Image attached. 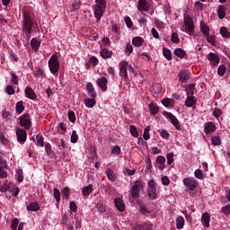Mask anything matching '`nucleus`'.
Segmentation results:
<instances>
[{
	"mask_svg": "<svg viewBox=\"0 0 230 230\" xmlns=\"http://www.w3.org/2000/svg\"><path fill=\"white\" fill-rule=\"evenodd\" d=\"M143 190V181H136L129 190V197L136 200L139 199V195L141 194V190Z\"/></svg>",
	"mask_w": 230,
	"mask_h": 230,
	"instance_id": "f257e3e1",
	"label": "nucleus"
},
{
	"mask_svg": "<svg viewBox=\"0 0 230 230\" xmlns=\"http://www.w3.org/2000/svg\"><path fill=\"white\" fill-rule=\"evenodd\" d=\"M181 31L188 33V35H193V33H195V25L193 24V20H191V18H184L183 25L181 26Z\"/></svg>",
	"mask_w": 230,
	"mask_h": 230,
	"instance_id": "f03ea898",
	"label": "nucleus"
},
{
	"mask_svg": "<svg viewBox=\"0 0 230 230\" xmlns=\"http://www.w3.org/2000/svg\"><path fill=\"white\" fill-rule=\"evenodd\" d=\"M22 22L23 31H25L27 37L31 35V28H33V22L31 21V17H30L29 13H24Z\"/></svg>",
	"mask_w": 230,
	"mask_h": 230,
	"instance_id": "7ed1b4c3",
	"label": "nucleus"
},
{
	"mask_svg": "<svg viewBox=\"0 0 230 230\" xmlns=\"http://www.w3.org/2000/svg\"><path fill=\"white\" fill-rule=\"evenodd\" d=\"M49 67L52 75H57L60 69V63L58 62V56L53 55L49 60Z\"/></svg>",
	"mask_w": 230,
	"mask_h": 230,
	"instance_id": "20e7f679",
	"label": "nucleus"
},
{
	"mask_svg": "<svg viewBox=\"0 0 230 230\" xmlns=\"http://www.w3.org/2000/svg\"><path fill=\"white\" fill-rule=\"evenodd\" d=\"M147 196L151 200H155V199H157V183H155L154 180L148 181Z\"/></svg>",
	"mask_w": 230,
	"mask_h": 230,
	"instance_id": "39448f33",
	"label": "nucleus"
},
{
	"mask_svg": "<svg viewBox=\"0 0 230 230\" xmlns=\"http://www.w3.org/2000/svg\"><path fill=\"white\" fill-rule=\"evenodd\" d=\"M1 191L2 193H4L6 191H9V193H11L13 195V197H17V195H19V187H17V185L13 184V183H4L2 187H1Z\"/></svg>",
	"mask_w": 230,
	"mask_h": 230,
	"instance_id": "423d86ee",
	"label": "nucleus"
},
{
	"mask_svg": "<svg viewBox=\"0 0 230 230\" xmlns=\"http://www.w3.org/2000/svg\"><path fill=\"white\" fill-rule=\"evenodd\" d=\"M119 76L124 78L125 82L128 80V73L127 72L128 67L131 68L130 65L127 61H121L119 65Z\"/></svg>",
	"mask_w": 230,
	"mask_h": 230,
	"instance_id": "0eeeda50",
	"label": "nucleus"
},
{
	"mask_svg": "<svg viewBox=\"0 0 230 230\" xmlns=\"http://www.w3.org/2000/svg\"><path fill=\"white\" fill-rule=\"evenodd\" d=\"M183 184L190 191H195L199 187V181L193 178L183 179Z\"/></svg>",
	"mask_w": 230,
	"mask_h": 230,
	"instance_id": "6e6552de",
	"label": "nucleus"
},
{
	"mask_svg": "<svg viewBox=\"0 0 230 230\" xmlns=\"http://www.w3.org/2000/svg\"><path fill=\"white\" fill-rule=\"evenodd\" d=\"M164 118H166V119H168L172 124H173L176 130H181V123L179 122V119H177V117H175V115H173L171 112H165Z\"/></svg>",
	"mask_w": 230,
	"mask_h": 230,
	"instance_id": "1a4fd4ad",
	"label": "nucleus"
},
{
	"mask_svg": "<svg viewBox=\"0 0 230 230\" xmlns=\"http://www.w3.org/2000/svg\"><path fill=\"white\" fill-rule=\"evenodd\" d=\"M20 124L26 130H30V127L31 125V119L30 118V114L25 113L20 117Z\"/></svg>",
	"mask_w": 230,
	"mask_h": 230,
	"instance_id": "9d476101",
	"label": "nucleus"
},
{
	"mask_svg": "<svg viewBox=\"0 0 230 230\" xmlns=\"http://www.w3.org/2000/svg\"><path fill=\"white\" fill-rule=\"evenodd\" d=\"M156 168L160 170V172H164L166 168V158L163 155H158L155 159Z\"/></svg>",
	"mask_w": 230,
	"mask_h": 230,
	"instance_id": "9b49d317",
	"label": "nucleus"
},
{
	"mask_svg": "<svg viewBox=\"0 0 230 230\" xmlns=\"http://www.w3.org/2000/svg\"><path fill=\"white\" fill-rule=\"evenodd\" d=\"M208 60L209 61V65L213 66H217L218 64H220V58L213 52H210L208 55Z\"/></svg>",
	"mask_w": 230,
	"mask_h": 230,
	"instance_id": "f8f14e48",
	"label": "nucleus"
},
{
	"mask_svg": "<svg viewBox=\"0 0 230 230\" xmlns=\"http://www.w3.org/2000/svg\"><path fill=\"white\" fill-rule=\"evenodd\" d=\"M16 136H17V140L22 145V143L26 142V130L22 128H17L16 129Z\"/></svg>",
	"mask_w": 230,
	"mask_h": 230,
	"instance_id": "ddd939ff",
	"label": "nucleus"
},
{
	"mask_svg": "<svg viewBox=\"0 0 230 230\" xmlns=\"http://www.w3.org/2000/svg\"><path fill=\"white\" fill-rule=\"evenodd\" d=\"M103 10H105V6L102 5H94V17L97 21H100L102 17H103Z\"/></svg>",
	"mask_w": 230,
	"mask_h": 230,
	"instance_id": "4468645a",
	"label": "nucleus"
},
{
	"mask_svg": "<svg viewBox=\"0 0 230 230\" xmlns=\"http://www.w3.org/2000/svg\"><path fill=\"white\" fill-rule=\"evenodd\" d=\"M217 130V125L215 122L208 121L205 124L204 132L205 134H213Z\"/></svg>",
	"mask_w": 230,
	"mask_h": 230,
	"instance_id": "2eb2a0df",
	"label": "nucleus"
},
{
	"mask_svg": "<svg viewBox=\"0 0 230 230\" xmlns=\"http://www.w3.org/2000/svg\"><path fill=\"white\" fill-rule=\"evenodd\" d=\"M137 10L139 12H146L147 10H150V4L146 0H138Z\"/></svg>",
	"mask_w": 230,
	"mask_h": 230,
	"instance_id": "dca6fc26",
	"label": "nucleus"
},
{
	"mask_svg": "<svg viewBox=\"0 0 230 230\" xmlns=\"http://www.w3.org/2000/svg\"><path fill=\"white\" fill-rule=\"evenodd\" d=\"M11 228H12V230H23L24 229V223L21 222L19 224V219L13 218L12 220Z\"/></svg>",
	"mask_w": 230,
	"mask_h": 230,
	"instance_id": "f3484780",
	"label": "nucleus"
},
{
	"mask_svg": "<svg viewBox=\"0 0 230 230\" xmlns=\"http://www.w3.org/2000/svg\"><path fill=\"white\" fill-rule=\"evenodd\" d=\"M114 203L119 211L120 212L125 211V202L123 201V199L116 198L114 199Z\"/></svg>",
	"mask_w": 230,
	"mask_h": 230,
	"instance_id": "a211bd4d",
	"label": "nucleus"
},
{
	"mask_svg": "<svg viewBox=\"0 0 230 230\" xmlns=\"http://www.w3.org/2000/svg\"><path fill=\"white\" fill-rule=\"evenodd\" d=\"M107 78L102 77L100 79H97V85L100 87L101 91L105 92L107 91Z\"/></svg>",
	"mask_w": 230,
	"mask_h": 230,
	"instance_id": "6ab92c4d",
	"label": "nucleus"
},
{
	"mask_svg": "<svg viewBox=\"0 0 230 230\" xmlns=\"http://www.w3.org/2000/svg\"><path fill=\"white\" fill-rule=\"evenodd\" d=\"M25 95L27 96V98H29V100H37V94L30 86H27L25 88Z\"/></svg>",
	"mask_w": 230,
	"mask_h": 230,
	"instance_id": "aec40b11",
	"label": "nucleus"
},
{
	"mask_svg": "<svg viewBox=\"0 0 230 230\" xmlns=\"http://www.w3.org/2000/svg\"><path fill=\"white\" fill-rule=\"evenodd\" d=\"M199 30L201 33L204 35V37H208V35H209V31H210L209 26H208V24H206L204 21L200 22Z\"/></svg>",
	"mask_w": 230,
	"mask_h": 230,
	"instance_id": "412c9836",
	"label": "nucleus"
},
{
	"mask_svg": "<svg viewBox=\"0 0 230 230\" xmlns=\"http://www.w3.org/2000/svg\"><path fill=\"white\" fill-rule=\"evenodd\" d=\"M106 175L109 181H111V182H116L118 177L116 176V173H114V171L112 169H106Z\"/></svg>",
	"mask_w": 230,
	"mask_h": 230,
	"instance_id": "4be33fe9",
	"label": "nucleus"
},
{
	"mask_svg": "<svg viewBox=\"0 0 230 230\" xmlns=\"http://www.w3.org/2000/svg\"><path fill=\"white\" fill-rule=\"evenodd\" d=\"M180 82L182 84L188 82L190 80V72L188 70L182 71L179 74Z\"/></svg>",
	"mask_w": 230,
	"mask_h": 230,
	"instance_id": "5701e85b",
	"label": "nucleus"
},
{
	"mask_svg": "<svg viewBox=\"0 0 230 230\" xmlns=\"http://www.w3.org/2000/svg\"><path fill=\"white\" fill-rule=\"evenodd\" d=\"M197 105V99L195 97H188L185 100V106L188 108L195 107Z\"/></svg>",
	"mask_w": 230,
	"mask_h": 230,
	"instance_id": "b1692460",
	"label": "nucleus"
},
{
	"mask_svg": "<svg viewBox=\"0 0 230 230\" xmlns=\"http://www.w3.org/2000/svg\"><path fill=\"white\" fill-rule=\"evenodd\" d=\"M86 89H87L88 94H89V96H91V98H96L97 93H96V91H94V85H93L92 83L87 84Z\"/></svg>",
	"mask_w": 230,
	"mask_h": 230,
	"instance_id": "393cba45",
	"label": "nucleus"
},
{
	"mask_svg": "<svg viewBox=\"0 0 230 230\" xmlns=\"http://www.w3.org/2000/svg\"><path fill=\"white\" fill-rule=\"evenodd\" d=\"M210 217L208 212H205L201 217V222L204 226V227H209V222H210Z\"/></svg>",
	"mask_w": 230,
	"mask_h": 230,
	"instance_id": "a878e982",
	"label": "nucleus"
},
{
	"mask_svg": "<svg viewBox=\"0 0 230 230\" xmlns=\"http://www.w3.org/2000/svg\"><path fill=\"white\" fill-rule=\"evenodd\" d=\"M93 185H87L82 189V195H84V197H89L93 193Z\"/></svg>",
	"mask_w": 230,
	"mask_h": 230,
	"instance_id": "bb28decb",
	"label": "nucleus"
},
{
	"mask_svg": "<svg viewBox=\"0 0 230 230\" xmlns=\"http://www.w3.org/2000/svg\"><path fill=\"white\" fill-rule=\"evenodd\" d=\"M40 209V205H39L37 202H31L27 206V211H39Z\"/></svg>",
	"mask_w": 230,
	"mask_h": 230,
	"instance_id": "cd10ccee",
	"label": "nucleus"
},
{
	"mask_svg": "<svg viewBox=\"0 0 230 230\" xmlns=\"http://www.w3.org/2000/svg\"><path fill=\"white\" fill-rule=\"evenodd\" d=\"M145 42V40L141 37H135L132 40V44L136 46V48H140V46H143V43Z\"/></svg>",
	"mask_w": 230,
	"mask_h": 230,
	"instance_id": "c85d7f7f",
	"label": "nucleus"
},
{
	"mask_svg": "<svg viewBox=\"0 0 230 230\" xmlns=\"http://www.w3.org/2000/svg\"><path fill=\"white\" fill-rule=\"evenodd\" d=\"M31 46L34 51H39V48H40V41L37 40L35 38H32L31 40Z\"/></svg>",
	"mask_w": 230,
	"mask_h": 230,
	"instance_id": "c756f323",
	"label": "nucleus"
},
{
	"mask_svg": "<svg viewBox=\"0 0 230 230\" xmlns=\"http://www.w3.org/2000/svg\"><path fill=\"white\" fill-rule=\"evenodd\" d=\"M187 97H195V84H190L186 90Z\"/></svg>",
	"mask_w": 230,
	"mask_h": 230,
	"instance_id": "7c9ffc66",
	"label": "nucleus"
},
{
	"mask_svg": "<svg viewBox=\"0 0 230 230\" xmlns=\"http://www.w3.org/2000/svg\"><path fill=\"white\" fill-rule=\"evenodd\" d=\"M101 57L102 58H111V57H112V51H110L107 49H102L101 50Z\"/></svg>",
	"mask_w": 230,
	"mask_h": 230,
	"instance_id": "2f4dec72",
	"label": "nucleus"
},
{
	"mask_svg": "<svg viewBox=\"0 0 230 230\" xmlns=\"http://www.w3.org/2000/svg\"><path fill=\"white\" fill-rule=\"evenodd\" d=\"M217 15L219 19L226 17V5H219L217 9Z\"/></svg>",
	"mask_w": 230,
	"mask_h": 230,
	"instance_id": "473e14b6",
	"label": "nucleus"
},
{
	"mask_svg": "<svg viewBox=\"0 0 230 230\" xmlns=\"http://www.w3.org/2000/svg\"><path fill=\"white\" fill-rule=\"evenodd\" d=\"M84 105L88 109H93L96 105V101L94 99H84Z\"/></svg>",
	"mask_w": 230,
	"mask_h": 230,
	"instance_id": "72a5a7b5",
	"label": "nucleus"
},
{
	"mask_svg": "<svg viewBox=\"0 0 230 230\" xmlns=\"http://www.w3.org/2000/svg\"><path fill=\"white\" fill-rule=\"evenodd\" d=\"M176 227L177 229H182L184 227V217L182 216L177 217Z\"/></svg>",
	"mask_w": 230,
	"mask_h": 230,
	"instance_id": "f704fd0d",
	"label": "nucleus"
},
{
	"mask_svg": "<svg viewBox=\"0 0 230 230\" xmlns=\"http://www.w3.org/2000/svg\"><path fill=\"white\" fill-rule=\"evenodd\" d=\"M149 111L153 116H155L159 112V106L154 103L149 104Z\"/></svg>",
	"mask_w": 230,
	"mask_h": 230,
	"instance_id": "c9c22d12",
	"label": "nucleus"
},
{
	"mask_svg": "<svg viewBox=\"0 0 230 230\" xmlns=\"http://www.w3.org/2000/svg\"><path fill=\"white\" fill-rule=\"evenodd\" d=\"M174 55H176V57H179V58H184V57H186V51H184V49L181 48H178L175 49Z\"/></svg>",
	"mask_w": 230,
	"mask_h": 230,
	"instance_id": "e433bc0d",
	"label": "nucleus"
},
{
	"mask_svg": "<svg viewBox=\"0 0 230 230\" xmlns=\"http://www.w3.org/2000/svg\"><path fill=\"white\" fill-rule=\"evenodd\" d=\"M211 143L214 146H219L222 144V139H220L219 136H214L211 137Z\"/></svg>",
	"mask_w": 230,
	"mask_h": 230,
	"instance_id": "4c0bfd02",
	"label": "nucleus"
},
{
	"mask_svg": "<svg viewBox=\"0 0 230 230\" xmlns=\"http://www.w3.org/2000/svg\"><path fill=\"white\" fill-rule=\"evenodd\" d=\"M17 114H22L24 111V105L22 101H20L16 103V109H15Z\"/></svg>",
	"mask_w": 230,
	"mask_h": 230,
	"instance_id": "58836bf2",
	"label": "nucleus"
},
{
	"mask_svg": "<svg viewBox=\"0 0 230 230\" xmlns=\"http://www.w3.org/2000/svg\"><path fill=\"white\" fill-rule=\"evenodd\" d=\"M205 37L208 44H211V46H217V37L215 35H212V36L208 35Z\"/></svg>",
	"mask_w": 230,
	"mask_h": 230,
	"instance_id": "ea45409f",
	"label": "nucleus"
},
{
	"mask_svg": "<svg viewBox=\"0 0 230 230\" xmlns=\"http://www.w3.org/2000/svg\"><path fill=\"white\" fill-rule=\"evenodd\" d=\"M10 75H11V83L13 84L14 85H19V77L17 76V75H15V73L13 72H10Z\"/></svg>",
	"mask_w": 230,
	"mask_h": 230,
	"instance_id": "a19ab883",
	"label": "nucleus"
},
{
	"mask_svg": "<svg viewBox=\"0 0 230 230\" xmlns=\"http://www.w3.org/2000/svg\"><path fill=\"white\" fill-rule=\"evenodd\" d=\"M220 35H222V37H224V39H228V37H230V32L227 30V28L221 27L220 28Z\"/></svg>",
	"mask_w": 230,
	"mask_h": 230,
	"instance_id": "79ce46f5",
	"label": "nucleus"
},
{
	"mask_svg": "<svg viewBox=\"0 0 230 230\" xmlns=\"http://www.w3.org/2000/svg\"><path fill=\"white\" fill-rule=\"evenodd\" d=\"M163 55L165 57L167 60H172V51L170 49L164 48L163 49Z\"/></svg>",
	"mask_w": 230,
	"mask_h": 230,
	"instance_id": "37998d69",
	"label": "nucleus"
},
{
	"mask_svg": "<svg viewBox=\"0 0 230 230\" xmlns=\"http://www.w3.org/2000/svg\"><path fill=\"white\" fill-rule=\"evenodd\" d=\"M226 65H220L217 68V75L219 76H224L226 75Z\"/></svg>",
	"mask_w": 230,
	"mask_h": 230,
	"instance_id": "c03bdc74",
	"label": "nucleus"
},
{
	"mask_svg": "<svg viewBox=\"0 0 230 230\" xmlns=\"http://www.w3.org/2000/svg\"><path fill=\"white\" fill-rule=\"evenodd\" d=\"M143 137H144L145 141H148V139H150V126H147L145 128Z\"/></svg>",
	"mask_w": 230,
	"mask_h": 230,
	"instance_id": "a18cd8bd",
	"label": "nucleus"
},
{
	"mask_svg": "<svg viewBox=\"0 0 230 230\" xmlns=\"http://www.w3.org/2000/svg\"><path fill=\"white\" fill-rule=\"evenodd\" d=\"M171 40L174 44H179V42L181 41V40L179 39V34H177V32H172L171 36Z\"/></svg>",
	"mask_w": 230,
	"mask_h": 230,
	"instance_id": "49530a36",
	"label": "nucleus"
},
{
	"mask_svg": "<svg viewBox=\"0 0 230 230\" xmlns=\"http://www.w3.org/2000/svg\"><path fill=\"white\" fill-rule=\"evenodd\" d=\"M64 199L69 200V195H71V191L69 190V187H65L62 190Z\"/></svg>",
	"mask_w": 230,
	"mask_h": 230,
	"instance_id": "de8ad7c7",
	"label": "nucleus"
},
{
	"mask_svg": "<svg viewBox=\"0 0 230 230\" xmlns=\"http://www.w3.org/2000/svg\"><path fill=\"white\" fill-rule=\"evenodd\" d=\"M129 132L131 136H133V137H137V136H139V133L137 132V128H136V126H130Z\"/></svg>",
	"mask_w": 230,
	"mask_h": 230,
	"instance_id": "09e8293b",
	"label": "nucleus"
},
{
	"mask_svg": "<svg viewBox=\"0 0 230 230\" xmlns=\"http://www.w3.org/2000/svg\"><path fill=\"white\" fill-rule=\"evenodd\" d=\"M194 176L196 177V179H199V181H202V179H204V173L200 169H197L194 172Z\"/></svg>",
	"mask_w": 230,
	"mask_h": 230,
	"instance_id": "8fccbe9b",
	"label": "nucleus"
},
{
	"mask_svg": "<svg viewBox=\"0 0 230 230\" xmlns=\"http://www.w3.org/2000/svg\"><path fill=\"white\" fill-rule=\"evenodd\" d=\"M5 93L9 96H12V94H15V89H13V86H12V85H7L5 87Z\"/></svg>",
	"mask_w": 230,
	"mask_h": 230,
	"instance_id": "3c124183",
	"label": "nucleus"
},
{
	"mask_svg": "<svg viewBox=\"0 0 230 230\" xmlns=\"http://www.w3.org/2000/svg\"><path fill=\"white\" fill-rule=\"evenodd\" d=\"M36 139L38 146H44V137L42 135H37Z\"/></svg>",
	"mask_w": 230,
	"mask_h": 230,
	"instance_id": "603ef678",
	"label": "nucleus"
},
{
	"mask_svg": "<svg viewBox=\"0 0 230 230\" xmlns=\"http://www.w3.org/2000/svg\"><path fill=\"white\" fill-rule=\"evenodd\" d=\"M70 141L71 143H76L78 141V134H76V130L72 131Z\"/></svg>",
	"mask_w": 230,
	"mask_h": 230,
	"instance_id": "864d4df0",
	"label": "nucleus"
},
{
	"mask_svg": "<svg viewBox=\"0 0 230 230\" xmlns=\"http://www.w3.org/2000/svg\"><path fill=\"white\" fill-rule=\"evenodd\" d=\"M54 199L58 204L60 202V190L57 188L54 189Z\"/></svg>",
	"mask_w": 230,
	"mask_h": 230,
	"instance_id": "5fc2aeb1",
	"label": "nucleus"
},
{
	"mask_svg": "<svg viewBox=\"0 0 230 230\" xmlns=\"http://www.w3.org/2000/svg\"><path fill=\"white\" fill-rule=\"evenodd\" d=\"M0 143H2V145H4V146H6L9 143L8 139L4 137V135L2 133L1 130H0Z\"/></svg>",
	"mask_w": 230,
	"mask_h": 230,
	"instance_id": "6e6d98bb",
	"label": "nucleus"
},
{
	"mask_svg": "<svg viewBox=\"0 0 230 230\" xmlns=\"http://www.w3.org/2000/svg\"><path fill=\"white\" fill-rule=\"evenodd\" d=\"M68 119L71 123H75V121H76V115H75V111H68Z\"/></svg>",
	"mask_w": 230,
	"mask_h": 230,
	"instance_id": "4d7b16f0",
	"label": "nucleus"
},
{
	"mask_svg": "<svg viewBox=\"0 0 230 230\" xmlns=\"http://www.w3.org/2000/svg\"><path fill=\"white\" fill-rule=\"evenodd\" d=\"M140 213H142V215H150L151 211L145 206H140L139 208Z\"/></svg>",
	"mask_w": 230,
	"mask_h": 230,
	"instance_id": "13d9d810",
	"label": "nucleus"
},
{
	"mask_svg": "<svg viewBox=\"0 0 230 230\" xmlns=\"http://www.w3.org/2000/svg\"><path fill=\"white\" fill-rule=\"evenodd\" d=\"M159 133H160V136L164 137V139H168V137H170V133H168V130L166 129L159 130Z\"/></svg>",
	"mask_w": 230,
	"mask_h": 230,
	"instance_id": "bf43d9fd",
	"label": "nucleus"
},
{
	"mask_svg": "<svg viewBox=\"0 0 230 230\" xmlns=\"http://www.w3.org/2000/svg\"><path fill=\"white\" fill-rule=\"evenodd\" d=\"M123 173L124 175H128V177H131V175H134L136 173V169H133V170L124 169Z\"/></svg>",
	"mask_w": 230,
	"mask_h": 230,
	"instance_id": "052dcab7",
	"label": "nucleus"
},
{
	"mask_svg": "<svg viewBox=\"0 0 230 230\" xmlns=\"http://www.w3.org/2000/svg\"><path fill=\"white\" fill-rule=\"evenodd\" d=\"M162 103L164 107H170L173 103V100L166 98L162 101Z\"/></svg>",
	"mask_w": 230,
	"mask_h": 230,
	"instance_id": "680f3d73",
	"label": "nucleus"
},
{
	"mask_svg": "<svg viewBox=\"0 0 230 230\" xmlns=\"http://www.w3.org/2000/svg\"><path fill=\"white\" fill-rule=\"evenodd\" d=\"M161 181L164 186H170V178L168 176L162 177Z\"/></svg>",
	"mask_w": 230,
	"mask_h": 230,
	"instance_id": "e2e57ef3",
	"label": "nucleus"
},
{
	"mask_svg": "<svg viewBox=\"0 0 230 230\" xmlns=\"http://www.w3.org/2000/svg\"><path fill=\"white\" fill-rule=\"evenodd\" d=\"M34 76L36 78H39V76H42V69H40V66H36L35 67Z\"/></svg>",
	"mask_w": 230,
	"mask_h": 230,
	"instance_id": "0e129e2a",
	"label": "nucleus"
},
{
	"mask_svg": "<svg viewBox=\"0 0 230 230\" xmlns=\"http://www.w3.org/2000/svg\"><path fill=\"white\" fill-rule=\"evenodd\" d=\"M167 164H172L173 163V153H169L166 155Z\"/></svg>",
	"mask_w": 230,
	"mask_h": 230,
	"instance_id": "69168bd1",
	"label": "nucleus"
},
{
	"mask_svg": "<svg viewBox=\"0 0 230 230\" xmlns=\"http://www.w3.org/2000/svg\"><path fill=\"white\" fill-rule=\"evenodd\" d=\"M221 211L224 215H230V205L224 206Z\"/></svg>",
	"mask_w": 230,
	"mask_h": 230,
	"instance_id": "338daca9",
	"label": "nucleus"
},
{
	"mask_svg": "<svg viewBox=\"0 0 230 230\" xmlns=\"http://www.w3.org/2000/svg\"><path fill=\"white\" fill-rule=\"evenodd\" d=\"M138 227L140 230H152V226L148 224H142Z\"/></svg>",
	"mask_w": 230,
	"mask_h": 230,
	"instance_id": "774afa93",
	"label": "nucleus"
}]
</instances>
